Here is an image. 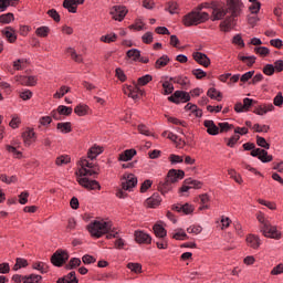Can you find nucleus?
I'll list each match as a JSON object with an SVG mask.
<instances>
[{"mask_svg": "<svg viewBox=\"0 0 283 283\" xmlns=\"http://www.w3.org/2000/svg\"><path fill=\"white\" fill-rule=\"evenodd\" d=\"M242 8H244V2L242 0H228L227 1V12L230 13L223 21L220 22L219 28L221 32H231L233 28V21L242 14Z\"/></svg>", "mask_w": 283, "mask_h": 283, "instance_id": "nucleus-1", "label": "nucleus"}, {"mask_svg": "<svg viewBox=\"0 0 283 283\" xmlns=\"http://www.w3.org/2000/svg\"><path fill=\"white\" fill-rule=\"evenodd\" d=\"M256 220L260 222V231L264 238H270L271 240H281L282 232L277 231L276 226H272L270 220H266L264 213L260 212L256 216Z\"/></svg>", "mask_w": 283, "mask_h": 283, "instance_id": "nucleus-2", "label": "nucleus"}, {"mask_svg": "<svg viewBox=\"0 0 283 283\" xmlns=\"http://www.w3.org/2000/svg\"><path fill=\"white\" fill-rule=\"evenodd\" d=\"M207 21H209V14L207 12L200 11H191L182 18V23L185 28L200 25V23H207Z\"/></svg>", "mask_w": 283, "mask_h": 283, "instance_id": "nucleus-3", "label": "nucleus"}, {"mask_svg": "<svg viewBox=\"0 0 283 283\" xmlns=\"http://www.w3.org/2000/svg\"><path fill=\"white\" fill-rule=\"evenodd\" d=\"M80 169L75 172L78 178H83V176H98L101 168L96 166L94 163H90L87 158L82 157L78 160Z\"/></svg>", "mask_w": 283, "mask_h": 283, "instance_id": "nucleus-4", "label": "nucleus"}, {"mask_svg": "<svg viewBox=\"0 0 283 283\" xmlns=\"http://www.w3.org/2000/svg\"><path fill=\"white\" fill-rule=\"evenodd\" d=\"M87 230L92 238H103V235L109 231V222L93 221L87 226Z\"/></svg>", "mask_w": 283, "mask_h": 283, "instance_id": "nucleus-5", "label": "nucleus"}, {"mask_svg": "<svg viewBox=\"0 0 283 283\" xmlns=\"http://www.w3.org/2000/svg\"><path fill=\"white\" fill-rule=\"evenodd\" d=\"M67 260H70V253L63 249H59L52 254L51 264H53V266L61 268L65 262H67Z\"/></svg>", "mask_w": 283, "mask_h": 283, "instance_id": "nucleus-6", "label": "nucleus"}, {"mask_svg": "<svg viewBox=\"0 0 283 283\" xmlns=\"http://www.w3.org/2000/svg\"><path fill=\"white\" fill-rule=\"evenodd\" d=\"M77 182L80 187H83L84 189H87V191H101V182L97 180H90L87 176H83L81 178H77Z\"/></svg>", "mask_w": 283, "mask_h": 283, "instance_id": "nucleus-7", "label": "nucleus"}, {"mask_svg": "<svg viewBox=\"0 0 283 283\" xmlns=\"http://www.w3.org/2000/svg\"><path fill=\"white\" fill-rule=\"evenodd\" d=\"M122 189L124 191H130L138 185V178H136L135 174H124L122 177Z\"/></svg>", "mask_w": 283, "mask_h": 283, "instance_id": "nucleus-8", "label": "nucleus"}, {"mask_svg": "<svg viewBox=\"0 0 283 283\" xmlns=\"http://www.w3.org/2000/svg\"><path fill=\"white\" fill-rule=\"evenodd\" d=\"M170 103L180 105V103H189L191 101V94L185 91H176L171 96L168 97Z\"/></svg>", "mask_w": 283, "mask_h": 283, "instance_id": "nucleus-9", "label": "nucleus"}, {"mask_svg": "<svg viewBox=\"0 0 283 283\" xmlns=\"http://www.w3.org/2000/svg\"><path fill=\"white\" fill-rule=\"evenodd\" d=\"M127 7L125 6H114L112 7L109 14L113 17L114 21H124L125 17H127Z\"/></svg>", "mask_w": 283, "mask_h": 283, "instance_id": "nucleus-10", "label": "nucleus"}, {"mask_svg": "<svg viewBox=\"0 0 283 283\" xmlns=\"http://www.w3.org/2000/svg\"><path fill=\"white\" fill-rule=\"evenodd\" d=\"M250 156L253 158H259L261 163H272L273 160V155H269V151L266 149H261V148H253L250 153Z\"/></svg>", "mask_w": 283, "mask_h": 283, "instance_id": "nucleus-11", "label": "nucleus"}, {"mask_svg": "<svg viewBox=\"0 0 283 283\" xmlns=\"http://www.w3.org/2000/svg\"><path fill=\"white\" fill-rule=\"evenodd\" d=\"M172 211H177V213H184V216H191L193 211H196V207L193 205L186 202L184 205L176 203L171 207Z\"/></svg>", "mask_w": 283, "mask_h": 283, "instance_id": "nucleus-12", "label": "nucleus"}, {"mask_svg": "<svg viewBox=\"0 0 283 283\" xmlns=\"http://www.w3.org/2000/svg\"><path fill=\"white\" fill-rule=\"evenodd\" d=\"M15 81L19 85H23L24 87H34L38 83L36 76L34 75H18L15 76Z\"/></svg>", "mask_w": 283, "mask_h": 283, "instance_id": "nucleus-13", "label": "nucleus"}, {"mask_svg": "<svg viewBox=\"0 0 283 283\" xmlns=\"http://www.w3.org/2000/svg\"><path fill=\"white\" fill-rule=\"evenodd\" d=\"M185 178V170L170 169L167 172L166 179L170 185H176L178 180H182Z\"/></svg>", "mask_w": 283, "mask_h": 283, "instance_id": "nucleus-14", "label": "nucleus"}, {"mask_svg": "<svg viewBox=\"0 0 283 283\" xmlns=\"http://www.w3.org/2000/svg\"><path fill=\"white\" fill-rule=\"evenodd\" d=\"M21 136L24 143V147H30L32 143H36V133H34V128L28 127Z\"/></svg>", "mask_w": 283, "mask_h": 283, "instance_id": "nucleus-15", "label": "nucleus"}, {"mask_svg": "<svg viewBox=\"0 0 283 283\" xmlns=\"http://www.w3.org/2000/svg\"><path fill=\"white\" fill-rule=\"evenodd\" d=\"M123 92L128 98H133V101H138L140 96H138V86L136 82H133V85H124Z\"/></svg>", "mask_w": 283, "mask_h": 283, "instance_id": "nucleus-16", "label": "nucleus"}, {"mask_svg": "<svg viewBox=\"0 0 283 283\" xmlns=\"http://www.w3.org/2000/svg\"><path fill=\"white\" fill-rule=\"evenodd\" d=\"M134 235L135 242H137V244H151V235H149L147 232L143 230H136Z\"/></svg>", "mask_w": 283, "mask_h": 283, "instance_id": "nucleus-17", "label": "nucleus"}, {"mask_svg": "<svg viewBox=\"0 0 283 283\" xmlns=\"http://www.w3.org/2000/svg\"><path fill=\"white\" fill-rule=\"evenodd\" d=\"M192 59L198 63L199 65H202L203 67H209L211 65V59L202 52H195L192 53Z\"/></svg>", "mask_w": 283, "mask_h": 283, "instance_id": "nucleus-18", "label": "nucleus"}, {"mask_svg": "<svg viewBox=\"0 0 283 283\" xmlns=\"http://www.w3.org/2000/svg\"><path fill=\"white\" fill-rule=\"evenodd\" d=\"M145 202L148 209H156V207H160L163 203V198L160 197V193L155 192L151 197L147 198Z\"/></svg>", "mask_w": 283, "mask_h": 283, "instance_id": "nucleus-19", "label": "nucleus"}, {"mask_svg": "<svg viewBox=\"0 0 283 283\" xmlns=\"http://www.w3.org/2000/svg\"><path fill=\"white\" fill-rule=\"evenodd\" d=\"M203 126L207 128V134H209V136H218V134H220L219 126H217L216 122L212 119H206Z\"/></svg>", "mask_w": 283, "mask_h": 283, "instance_id": "nucleus-20", "label": "nucleus"}, {"mask_svg": "<svg viewBox=\"0 0 283 283\" xmlns=\"http://www.w3.org/2000/svg\"><path fill=\"white\" fill-rule=\"evenodd\" d=\"M245 242L247 245L250 247V249H254L255 251L260 249V245L262 244L260 237L255 234H248L245 238Z\"/></svg>", "mask_w": 283, "mask_h": 283, "instance_id": "nucleus-21", "label": "nucleus"}, {"mask_svg": "<svg viewBox=\"0 0 283 283\" xmlns=\"http://www.w3.org/2000/svg\"><path fill=\"white\" fill-rule=\"evenodd\" d=\"M1 34L6 36L7 41L9 43H17V30L12 27H6L2 31Z\"/></svg>", "mask_w": 283, "mask_h": 283, "instance_id": "nucleus-22", "label": "nucleus"}, {"mask_svg": "<svg viewBox=\"0 0 283 283\" xmlns=\"http://www.w3.org/2000/svg\"><path fill=\"white\" fill-rule=\"evenodd\" d=\"M273 109H275L273 104H262L254 108L253 114H256V116H264V114H269V112H273Z\"/></svg>", "mask_w": 283, "mask_h": 283, "instance_id": "nucleus-23", "label": "nucleus"}, {"mask_svg": "<svg viewBox=\"0 0 283 283\" xmlns=\"http://www.w3.org/2000/svg\"><path fill=\"white\" fill-rule=\"evenodd\" d=\"M137 154L138 151H136L135 148L126 149L122 154H119L118 160L120 163H129V160H132V158H134V156H136Z\"/></svg>", "mask_w": 283, "mask_h": 283, "instance_id": "nucleus-24", "label": "nucleus"}, {"mask_svg": "<svg viewBox=\"0 0 283 283\" xmlns=\"http://www.w3.org/2000/svg\"><path fill=\"white\" fill-rule=\"evenodd\" d=\"M227 14H229L227 9L214 8L212 10L211 21H222Z\"/></svg>", "mask_w": 283, "mask_h": 283, "instance_id": "nucleus-25", "label": "nucleus"}, {"mask_svg": "<svg viewBox=\"0 0 283 283\" xmlns=\"http://www.w3.org/2000/svg\"><path fill=\"white\" fill-rule=\"evenodd\" d=\"M158 191L161 192L163 196H166V193H169L171 189H174V184L169 182V179L165 178L164 181H160L158 185Z\"/></svg>", "mask_w": 283, "mask_h": 283, "instance_id": "nucleus-26", "label": "nucleus"}, {"mask_svg": "<svg viewBox=\"0 0 283 283\" xmlns=\"http://www.w3.org/2000/svg\"><path fill=\"white\" fill-rule=\"evenodd\" d=\"M56 283H78V277H76L75 271H71L63 277L57 279Z\"/></svg>", "mask_w": 283, "mask_h": 283, "instance_id": "nucleus-27", "label": "nucleus"}, {"mask_svg": "<svg viewBox=\"0 0 283 283\" xmlns=\"http://www.w3.org/2000/svg\"><path fill=\"white\" fill-rule=\"evenodd\" d=\"M170 62L171 59H169V55L164 54L155 62V70H163V67H167Z\"/></svg>", "mask_w": 283, "mask_h": 283, "instance_id": "nucleus-28", "label": "nucleus"}, {"mask_svg": "<svg viewBox=\"0 0 283 283\" xmlns=\"http://www.w3.org/2000/svg\"><path fill=\"white\" fill-rule=\"evenodd\" d=\"M185 112H191L196 116V118H202V109L198 108V105L188 103L185 106Z\"/></svg>", "mask_w": 283, "mask_h": 283, "instance_id": "nucleus-29", "label": "nucleus"}, {"mask_svg": "<svg viewBox=\"0 0 283 283\" xmlns=\"http://www.w3.org/2000/svg\"><path fill=\"white\" fill-rule=\"evenodd\" d=\"M165 11L169 12V14H178L180 12V6L176 1H168Z\"/></svg>", "mask_w": 283, "mask_h": 283, "instance_id": "nucleus-30", "label": "nucleus"}, {"mask_svg": "<svg viewBox=\"0 0 283 283\" xmlns=\"http://www.w3.org/2000/svg\"><path fill=\"white\" fill-rule=\"evenodd\" d=\"M101 154H103V147H101V146H93L87 151V158H90V160H94L95 158L101 156Z\"/></svg>", "mask_w": 283, "mask_h": 283, "instance_id": "nucleus-31", "label": "nucleus"}, {"mask_svg": "<svg viewBox=\"0 0 283 283\" xmlns=\"http://www.w3.org/2000/svg\"><path fill=\"white\" fill-rule=\"evenodd\" d=\"M207 96L211 98V101H222V92L218 91L216 87H210L207 92Z\"/></svg>", "mask_w": 283, "mask_h": 283, "instance_id": "nucleus-32", "label": "nucleus"}, {"mask_svg": "<svg viewBox=\"0 0 283 283\" xmlns=\"http://www.w3.org/2000/svg\"><path fill=\"white\" fill-rule=\"evenodd\" d=\"M74 114H76V116H87L90 114V106L86 104H78L74 108Z\"/></svg>", "mask_w": 283, "mask_h": 283, "instance_id": "nucleus-33", "label": "nucleus"}, {"mask_svg": "<svg viewBox=\"0 0 283 283\" xmlns=\"http://www.w3.org/2000/svg\"><path fill=\"white\" fill-rule=\"evenodd\" d=\"M28 65H30V61L28 59H18L13 62V70L19 72L21 70H25Z\"/></svg>", "mask_w": 283, "mask_h": 283, "instance_id": "nucleus-34", "label": "nucleus"}, {"mask_svg": "<svg viewBox=\"0 0 283 283\" xmlns=\"http://www.w3.org/2000/svg\"><path fill=\"white\" fill-rule=\"evenodd\" d=\"M170 81H172V83H176L177 85H181V87L191 85V81H189V77L182 75L170 77Z\"/></svg>", "mask_w": 283, "mask_h": 283, "instance_id": "nucleus-35", "label": "nucleus"}, {"mask_svg": "<svg viewBox=\"0 0 283 283\" xmlns=\"http://www.w3.org/2000/svg\"><path fill=\"white\" fill-rule=\"evenodd\" d=\"M43 280V276L39 274H29L22 276V282L23 283H40Z\"/></svg>", "mask_w": 283, "mask_h": 283, "instance_id": "nucleus-36", "label": "nucleus"}, {"mask_svg": "<svg viewBox=\"0 0 283 283\" xmlns=\"http://www.w3.org/2000/svg\"><path fill=\"white\" fill-rule=\"evenodd\" d=\"M153 231H154L156 238H167V230L165 229V227H163V224L156 223L153 227Z\"/></svg>", "mask_w": 283, "mask_h": 283, "instance_id": "nucleus-37", "label": "nucleus"}, {"mask_svg": "<svg viewBox=\"0 0 283 283\" xmlns=\"http://www.w3.org/2000/svg\"><path fill=\"white\" fill-rule=\"evenodd\" d=\"M199 200H200V205H201L199 207V211H205V209H210L209 202L211 201V199L209 198V196L207 193L200 195Z\"/></svg>", "mask_w": 283, "mask_h": 283, "instance_id": "nucleus-38", "label": "nucleus"}, {"mask_svg": "<svg viewBox=\"0 0 283 283\" xmlns=\"http://www.w3.org/2000/svg\"><path fill=\"white\" fill-rule=\"evenodd\" d=\"M153 81H154V76H151L150 74H146L137 78V82H135V85H137L138 87H145V85H147L148 83H151Z\"/></svg>", "mask_w": 283, "mask_h": 283, "instance_id": "nucleus-39", "label": "nucleus"}, {"mask_svg": "<svg viewBox=\"0 0 283 283\" xmlns=\"http://www.w3.org/2000/svg\"><path fill=\"white\" fill-rule=\"evenodd\" d=\"M1 182H4V185H14L19 182V177L17 175H12L11 177H8L6 174L0 175Z\"/></svg>", "mask_w": 283, "mask_h": 283, "instance_id": "nucleus-40", "label": "nucleus"}, {"mask_svg": "<svg viewBox=\"0 0 283 283\" xmlns=\"http://www.w3.org/2000/svg\"><path fill=\"white\" fill-rule=\"evenodd\" d=\"M56 129H59L62 134H70L72 132V123L71 122L57 123Z\"/></svg>", "mask_w": 283, "mask_h": 283, "instance_id": "nucleus-41", "label": "nucleus"}, {"mask_svg": "<svg viewBox=\"0 0 283 283\" xmlns=\"http://www.w3.org/2000/svg\"><path fill=\"white\" fill-rule=\"evenodd\" d=\"M70 163H72V157H70V155H61L55 159V165L57 167H63V165H70Z\"/></svg>", "mask_w": 283, "mask_h": 283, "instance_id": "nucleus-42", "label": "nucleus"}, {"mask_svg": "<svg viewBox=\"0 0 283 283\" xmlns=\"http://www.w3.org/2000/svg\"><path fill=\"white\" fill-rule=\"evenodd\" d=\"M77 266H81V259L78 258H72L67 264H65L64 269L66 271H74V269H77Z\"/></svg>", "mask_w": 283, "mask_h": 283, "instance_id": "nucleus-43", "label": "nucleus"}, {"mask_svg": "<svg viewBox=\"0 0 283 283\" xmlns=\"http://www.w3.org/2000/svg\"><path fill=\"white\" fill-rule=\"evenodd\" d=\"M63 8H65V10H69V12H71L72 14H76L77 7L74 0H64Z\"/></svg>", "mask_w": 283, "mask_h": 283, "instance_id": "nucleus-44", "label": "nucleus"}, {"mask_svg": "<svg viewBox=\"0 0 283 283\" xmlns=\"http://www.w3.org/2000/svg\"><path fill=\"white\" fill-rule=\"evenodd\" d=\"M219 134H227L233 129V124H229V122H222L218 124Z\"/></svg>", "mask_w": 283, "mask_h": 283, "instance_id": "nucleus-45", "label": "nucleus"}, {"mask_svg": "<svg viewBox=\"0 0 283 283\" xmlns=\"http://www.w3.org/2000/svg\"><path fill=\"white\" fill-rule=\"evenodd\" d=\"M185 185H191V189H202V181L192 178L185 179Z\"/></svg>", "mask_w": 283, "mask_h": 283, "instance_id": "nucleus-46", "label": "nucleus"}, {"mask_svg": "<svg viewBox=\"0 0 283 283\" xmlns=\"http://www.w3.org/2000/svg\"><path fill=\"white\" fill-rule=\"evenodd\" d=\"M6 149L7 151H9V154H12L13 158H18V159L23 158V153L18 150L17 147L7 145Z\"/></svg>", "mask_w": 283, "mask_h": 283, "instance_id": "nucleus-47", "label": "nucleus"}, {"mask_svg": "<svg viewBox=\"0 0 283 283\" xmlns=\"http://www.w3.org/2000/svg\"><path fill=\"white\" fill-rule=\"evenodd\" d=\"M14 21V13H4L0 15V23L3 25H8V23H12Z\"/></svg>", "mask_w": 283, "mask_h": 283, "instance_id": "nucleus-48", "label": "nucleus"}, {"mask_svg": "<svg viewBox=\"0 0 283 283\" xmlns=\"http://www.w3.org/2000/svg\"><path fill=\"white\" fill-rule=\"evenodd\" d=\"M72 107L71 106H65V105H60L57 106V114L60 116H72Z\"/></svg>", "mask_w": 283, "mask_h": 283, "instance_id": "nucleus-49", "label": "nucleus"}, {"mask_svg": "<svg viewBox=\"0 0 283 283\" xmlns=\"http://www.w3.org/2000/svg\"><path fill=\"white\" fill-rule=\"evenodd\" d=\"M127 269H129V271H132V273H136L137 275L143 273V264L140 263H128Z\"/></svg>", "mask_w": 283, "mask_h": 283, "instance_id": "nucleus-50", "label": "nucleus"}, {"mask_svg": "<svg viewBox=\"0 0 283 283\" xmlns=\"http://www.w3.org/2000/svg\"><path fill=\"white\" fill-rule=\"evenodd\" d=\"M117 39H118V35H116V33H112V34L102 35L99 41H102V43H116Z\"/></svg>", "mask_w": 283, "mask_h": 283, "instance_id": "nucleus-51", "label": "nucleus"}, {"mask_svg": "<svg viewBox=\"0 0 283 283\" xmlns=\"http://www.w3.org/2000/svg\"><path fill=\"white\" fill-rule=\"evenodd\" d=\"M127 59H132L133 61H138L140 59V50L138 49H130L126 52Z\"/></svg>", "mask_w": 283, "mask_h": 283, "instance_id": "nucleus-52", "label": "nucleus"}, {"mask_svg": "<svg viewBox=\"0 0 283 283\" xmlns=\"http://www.w3.org/2000/svg\"><path fill=\"white\" fill-rule=\"evenodd\" d=\"M35 34H36V36H40L41 39L48 38V35L50 34V27H39L35 30Z\"/></svg>", "mask_w": 283, "mask_h": 283, "instance_id": "nucleus-53", "label": "nucleus"}, {"mask_svg": "<svg viewBox=\"0 0 283 283\" xmlns=\"http://www.w3.org/2000/svg\"><path fill=\"white\" fill-rule=\"evenodd\" d=\"M71 92V88L69 86H61L56 93L53 94V98H63L65 94H69Z\"/></svg>", "mask_w": 283, "mask_h": 283, "instance_id": "nucleus-54", "label": "nucleus"}, {"mask_svg": "<svg viewBox=\"0 0 283 283\" xmlns=\"http://www.w3.org/2000/svg\"><path fill=\"white\" fill-rule=\"evenodd\" d=\"M163 88H164V96H169V94H174V84L169 81H165L163 83Z\"/></svg>", "mask_w": 283, "mask_h": 283, "instance_id": "nucleus-55", "label": "nucleus"}, {"mask_svg": "<svg viewBox=\"0 0 283 283\" xmlns=\"http://www.w3.org/2000/svg\"><path fill=\"white\" fill-rule=\"evenodd\" d=\"M253 105H258V101L253 98L245 97L243 98V109L244 112H249Z\"/></svg>", "mask_w": 283, "mask_h": 283, "instance_id": "nucleus-56", "label": "nucleus"}, {"mask_svg": "<svg viewBox=\"0 0 283 283\" xmlns=\"http://www.w3.org/2000/svg\"><path fill=\"white\" fill-rule=\"evenodd\" d=\"M28 268V260L18 258L15 264L13 265V271H19V269Z\"/></svg>", "mask_w": 283, "mask_h": 283, "instance_id": "nucleus-57", "label": "nucleus"}, {"mask_svg": "<svg viewBox=\"0 0 283 283\" xmlns=\"http://www.w3.org/2000/svg\"><path fill=\"white\" fill-rule=\"evenodd\" d=\"M259 205H262L263 207H266L271 211H275L277 209V205L273 201H266L264 199H258Z\"/></svg>", "mask_w": 283, "mask_h": 283, "instance_id": "nucleus-58", "label": "nucleus"}, {"mask_svg": "<svg viewBox=\"0 0 283 283\" xmlns=\"http://www.w3.org/2000/svg\"><path fill=\"white\" fill-rule=\"evenodd\" d=\"M142 41L143 43H145L146 45H151V43H154V33L150 31H147L146 33H144L142 35Z\"/></svg>", "mask_w": 283, "mask_h": 283, "instance_id": "nucleus-59", "label": "nucleus"}, {"mask_svg": "<svg viewBox=\"0 0 283 283\" xmlns=\"http://www.w3.org/2000/svg\"><path fill=\"white\" fill-rule=\"evenodd\" d=\"M228 176H230V178H232V180L237 181L238 185H242V182H243L242 176L238 175L235 169H229L228 170Z\"/></svg>", "mask_w": 283, "mask_h": 283, "instance_id": "nucleus-60", "label": "nucleus"}, {"mask_svg": "<svg viewBox=\"0 0 283 283\" xmlns=\"http://www.w3.org/2000/svg\"><path fill=\"white\" fill-rule=\"evenodd\" d=\"M144 29H145V23H143V20H136L135 23L128 27V30H135L136 32H140Z\"/></svg>", "mask_w": 283, "mask_h": 283, "instance_id": "nucleus-61", "label": "nucleus"}, {"mask_svg": "<svg viewBox=\"0 0 283 283\" xmlns=\"http://www.w3.org/2000/svg\"><path fill=\"white\" fill-rule=\"evenodd\" d=\"M256 145L263 147V149H271V144L264 137H260V135L256 136Z\"/></svg>", "mask_w": 283, "mask_h": 283, "instance_id": "nucleus-62", "label": "nucleus"}, {"mask_svg": "<svg viewBox=\"0 0 283 283\" xmlns=\"http://www.w3.org/2000/svg\"><path fill=\"white\" fill-rule=\"evenodd\" d=\"M166 118L168 123H171L172 125H180L181 127H187V122L180 120L177 117H171L166 115Z\"/></svg>", "mask_w": 283, "mask_h": 283, "instance_id": "nucleus-63", "label": "nucleus"}, {"mask_svg": "<svg viewBox=\"0 0 283 283\" xmlns=\"http://www.w3.org/2000/svg\"><path fill=\"white\" fill-rule=\"evenodd\" d=\"M115 76L116 78H118V81H120V83H125V81H127V75L125 74V71H123V69L117 67L115 70Z\"/></svg>", "mask_w": 283, "mask_h": 283, "instance_id": "nucleus-64", "label": "nucleus"}]
</instances>
